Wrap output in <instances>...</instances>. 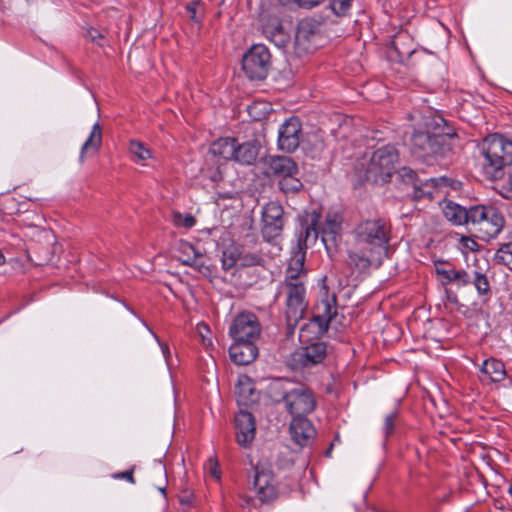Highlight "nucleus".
Returning a JSON list of instances; mask_svg holds the SVG:
<instances>
[{"instance_id":"nucleus-1","label":"nucleus","mask_w":512,"mask_h":512,"mask_svg":"<svg viewBox=\"0 0 512 512\" xmlns=\"http://www.w3.org/2000/svg\"><path fill=\"white\" fill-rule=\"evenodd\" d=\"M352 234L362 248L349 251V265L359 272H365L371 266L379 267L391 241L389 220L380 216L362 218L355 224Z\"/></svg>"},{"instance_id":"nucleus-2","label":"nucleus","mask_w":512,"mask_h":512,"mask_svg":"<svg viewBox=\"0 0 512 512\" xmlns=\"http://www.w3.org/2000/svg\"><path fill=\"white\" fill-rule=\"evenodd\" d=\"M424 131H415L411 136L412 153L419 157H447L456 131L440 115H432L424 121Z\"/></svg>"},{"instance_id":"nucleus-3","label":"nucleus","mask_w":512,"mask_h":512,"mask_svg":"<svg viewBox=\"0 0 512 512\" xmlns=\"http://www.w3.org/2000/svg\"><path fill=\"white\" fill-rule=\"evenodd\" d=\"M208 153L220 160H291L279 155L268 158L266 148L258 139L240 144L232 137L219 138L211 143Z\"/></svg>"},{"instance_id":"nucleus-4","label":"nucleus","mask_w":512,"mask_h":512,"mask_svg":"<svg viewBox=\"0 0 512 512\" xmlns=\"http://www.w3.org/2000/svg\"><path fill=\"white\" fill-rule=\"evenodd\" d=\"M319 220L320 215L315 210L306 213L302 219V231L298 239L300 245H304L305 248L313 245L319 234L326 246L328 242L336 243L340 238L343 221L340 213L329 211L322 227H319Z\"/></svg>"},{"instance_id":"nucleus-5","label":"nucleus","mask_w":512,"mask_h":512,"mask_svg":"<svg viewBox=\"0 0 512 512\" xmlns=\"http://www.w3.org/2000/svg\"><path fill=\"white\" fill-rule=\"evenodd\" d=\"M292 383L276 380L270 385V393L275 401H283L286 410L294 417H306L314 411L316 399L311 390L303 387H291Z\"/></svg>"},{"instance_id":"nucleus-6","label":"nucleus","mask_w":512,"mask_h":512,"mask_svg":"<svg viewBox=\"0 0 512 512\" xmlns=\"http://www.w3.org/2000/svg\"><path fill=\"white\" fill-rule=\"evenodd\" d=\"M505 225L502 212L492 205L470 207V230L482 241L496 238Z\"/></svg>"},{"instance_id":"nucleus-7","label":"nucleus","mask_w":512,"mask_h":512,"mask_svg":"<svg viewBox=\"0 0 512 512\" xmlns=\"http://www.w3.org/2000/svg\"><path fill=\"white\" fill-rule=\"evenodd\" d=\"M336 315V296L325 294L316 303L313 318L300 329V341L308 342L322 336Z\"/></svg>"},{"instance_id":"nucleus-8","label":"nucleus","mask_w":512,"mask_h":512,"mask_svg":"<svg viewBox=\"0 0 512 512\" xmlns=\"http://www.w3.org/2000/svg\"><path fill=\"white\" fill-rule=\"evenodd\" d=\"M306 284L281 282L278 286V295L285 297V316L288 329L291 332L303 318L307 309Z\"/></svg>"},{"instance_id":"nucleus-9","label":"nucleus","mask_w":512,"mask_h":512,"mask_svg":"<svg viewBox=\"0 0 512 512\" xmlns=\"http://www.w3.org/2000/svg\"><path fill=\"white\" fill-rule=\"evenodd\" d=\"M437 274L443 278L444 284L455 283L458 287H465L472 283L480 297L487 296L491 290L486 274L477 270L471 276L463 269L437 268Z\"/></svg>"},{"instance_id":"nucleus-10","label":"nucleus","mask_w":512,"mask_h":512,"mask_svg":"<svg viewBox=\"0 0 512 512\" xmlns=\"http://www.w3.org/2000/svg\"><path fill=\"white\" fill-rule=\"evenodd\" d=\"M271 67V54L263 44L253 45L243 56L242 68L251 80H263Z\"/></svg>"},{"instance_id":"nucleus-11","label":"nucleus","mask_w":512,"mask_h":512,"mask_svg":"<svg viewBox=\"0 0 512 512\" xmlns=\"http://www.w3.org/2000/svg\"><path fill=\"white\" fill-rule=\"evenodd\" d=\"M326 354L327 346L324 342H312L293 351L288 357L287 365L294 371H304L320 364Z\"/></svg>"},{"instance_id":"nucleus-12","label":"nucleus","mask_w":512,"mask_h":512,"mask_svg":"<svg viewBox=\"0 0 512 512\" xmlns=\"http://www.w3.org/2000/svg\"><path fill=\"white\" fill-rule=\"evenodd\" d=\"M229 335L234 341L257 340L261 335L258 317L248 311L239 313L229 327Z\"/></svg>"},{"instance_id":"nucleus-13","label":"nucleus","mask_w":512,"mask_h":512,"mask_svg":"<svg viewBox=\"0 0 512 512\" xmlns=\"http://www.w3.org/2000/svg\"><path fill=\"white\" fill-rule=\"evenodd\" d=\"M283 213L282 206L274 201L263 207L261 233L265 240L271 241L281 234L284 225Z\"/></svg>"},{"instance_id":"nucleus-14","label":"nucleus","mask_w":512,"mask_h":512,"mask_svg":"<svg viewBox=\"0 0 512 512\" xmlns=\"http://www.w3.org/2000/svg\"><path fill=\"white\" fill-rule=\"evenodd\" d=\"M486 160H512V140L500 134H490L480 144Z\"/></svg>"},{"instance_id":"nucleus-15","label":"nucleus","mask_w":512,"mask_h":512,"mask_svg":"<svg viewBox=\"0 0 512 512\" xmlns=\"http://www.w3.org/2000/svg\"><path fill=\"white\" fill-rule=\"evenodd\" d=\"M301 132V123L298 118L287 119L278 131L279 149L287 153L294 152L300 144Z\"/></svg>"},{"instance_id":"nucleus-16","label":"nucleus","mask_w":512,"mask_h":512,"mask_svg":"<svg viewBox=\"0 0 512 512\" xmlns=\"http://www.w3.org/2000/svg\"><path fill=\"white\" fill-rule=\"evenodd\" d=\"M254 491L262 503L274 500L278 495V483L274 474L267 469L256 467Z\"/></svg>"},{"instance_id":"nucleus-17","label":"nucleus","mask_w":512,"mask_h":512,"mask_svg":"<svg viewBox=\"0 0 512 512\" xmlns=\"http://www.w3.org/2000/svg\"><path fill=\"white\" fill-rule=\"evenodd\" d=\"M272 168L280 176L279 187L285 193L298 192L303 184L298 175L296 162H272Z\"/></svg>"},{"instance_id":"nucleus-18","label":"nucleus","mask_w":512,"mask_h":512,"mask_svg":"<svg viewBox=\"0 0 512 512\" xmlns=\"http://www.w3.org/2000/svg\"><path fill=\"white\" fill-rule=\"evenodd\" d=\"M320 39L319 24L312 20L299 23L295 35V45L298 49L310 52L318 47Z\"/></svg>"},{"instance_id":"nucleus-19","label":"nucleus","mask_w":512,"mask_h":512,"mask_svg":"<svg viewBox=\"0 0 512 512\" xmlns=\"http://www.w3.org/2000/svg\"><path fill=\"white\" fill-rule=\"evenodd\" d=\"M236 441L247 448L253 442L256 435V423L254 416L247 411L241 410L235 416Z\"/></svg>"},{"instance_id":"nucleus-20","label":"nucleus","mask_w":512,"mask_h":512,"mask_svg":"<svg viewBox=\"0 0 512 512\" xmlns=\"http://www.w3.org/2000/svg\"><path fill=\"white\" fill-rule=\"evenodd\" d=\"M289 431L293 441L299 446L309 445L316 434L315 428L307 417L292 418Z\"/></svg>"},{"instance_id":"nucleus-21","label":"nucleus","mask_w":512,"mask_h":512,"mask_svg":"<svg viewBox=\"0 0 512 512\" xmlns=\"http://www.w3.org/2000/svg\"><path fill=\"white\" fill-rule=\"evenodd\" d=\"M299 244V249L293 252L285 271L283 282L307 283V271L304 267L305 252Z\"/></svg>"},{"instance_id":"nucleus-22","label":"nucleus","mask_w":512,"mask_h":512,"mask_svg":"<svg viewBox=\"0 0 512 512\" xmlns=\"http://www.w3.org/2000/svg\"><path fill=\"white\" fill-rule=\"evenodd\" d=\"M255 341L256 340L234 341L229 348L231 360L237 365H247L251 363L258 354Z\"/></svg>"},{"instance_id":"nucleus-23","label":"nucleus","mask_w":512,"mask_h":512,"mask_svg":"<svg viewBox=\"0 0 512 512\" xmlns=\"http://www.w3.org/2000/svg\"><path fill=\"white\" fill-rule=\"evenodd\" d=\"M440 207L445 219L454 226H462L470 224V208L455 203L451 200L444 199L440 202Z\"/></svg>"},{"instance_id":"nucleus-24","label":"nucleus","mask_w":512,"mask_h":512,"mask_svg":"<svg viewBox=\"0 0 512 512\" xmlns=\"http://www.w3.org/2000/svg\"><path fill=\"white\" fill-rule=\"evenodd\" d=\"M397 177L401 182L406 185H411L414 188L413 198L414 199H422V198H433V191L426 189L423 185L424 181L420 180L414 170L409 167H402L397 171Z\"/></svg>"},{"instance_id":"nucleus-25","label":"nucleus","mask_w":512,"mask_h":512,"mask_svg":"<svg viewBox=\"0 0 512 512\" xmlns=\"http://www.w3.org/2000/svg\"><path fill=\"white\" fill-rule=\"evenodd\" d=\"M481 380L483 382H501L506 377V369L504 363L496 358H488L483 361L480 367Z\"/></svg>"},{"instance_id":"nucleus-26","label":"nucleus","mask_w":512,"mask_h":512,"mask_svg":"<svg viewBox=\"0 0 512 512\" xmlns=\"http://www.w3.org/2000/svg\"><path fill=\"white\" fill-rule=\"evenodd\" d=\"M182 249L184 252H191L192 254V257L182 259V263L184 265L194 268L197 272L206 277L212 274L210 264L207 263L204 255L196 250L193 245L188 242H184L182 243Z\"/></svg>"},{"instance_id":"nucleus-27","label":"nucleus","mask_w":512,"mask_h":512,"mask_svg":"<svg viewBox=\"0 0 512 512\" xmlns=\"http://www.w3.org/2000/svg\"><path fill=\"white\" fill-rule=\"evenodd\" d=\"M364 177L365 180L374 183H386L392 177V168L388 162L385 166L382 165V162H367Z\"/></svg>"},{"instance_id":"nucleus-28","label":"nucleus","mask_w":512,"mask_h":512,"mask_svg":"<svg viewBox=\"0 0 512 512\" xmlns=\"http://www.w3.org/2000/svg\"><path fill=\"white\" fill-rule=\"evenodd\" d=\"M102 142V130L99 123L92 127L89 137L81 148V157H94Z\"/></svg>"},{"instance_id":"nucleus-29","label":"nucleus","mask_w":512,"mask_h":512,"mask_svg":"<svg viewBox=\"0 0 512 512\" xmlns=\"http://www.w3.org/2000/svg\"><path fill=\"white\" fill-rule=\"evenodd\" d=\"M235 393L238 397V401L244 405H247L249 402H253V393L254 388L253 384L249 377L241 376L238 379V382L235 387Z\"/></svg>"},{"instance_id":"nucleus-30","label":"nucleus","mask_w":512,"mask_h":512,"mask_svg":"<svg viewBox=\"0 0 512 512\" xmlns=\"http://www.w3.org/2000/svg\"><path fill=\"white\" fill-rule=\"evenodd\" d=\"M509 166V162H483L482 171L488 179L498 180L509 174Z\"/></svg>"},{"instance_id":"nucleus-31","label":"nucleus","mask_w":512,"mask_h":512,"mask_svg":"<svg viewBox=\"0 0 512 512\" xmlns=\"http://www.w3.org/2000/svg\"><path fill=\"white\" fill-rule=\"evenodd\" d=\"M423 185L429 190H431L430 188L450 187L452 190L458 191L462 187V183L459 180L451 179L446 176L426 179Z\"/></svg>"},{"instance_id":"nucleus-32","label":"nucleus","mask_w":512,"mask_h":512,"mask_svg":"<svg viewBox=\"0 0 512 512\" xmlns=\"http://www.w3.org/2000/svg\"><path fill=\"white\" fill-rule=\"evenodd\" d=\"M185 10L193 23L200 25L204 18V6L200 0H193L186 4Z\"/></svg>"},{"instance_id":"nucleus-33","label":"nucleus","mask_w":512,"mask_h":512,"mask_svg":"<svg viewBox=\"0 0 512 512\" xmlns=\"http://www.w3.org/2000/svg\"><path fill=\"white\" fill-rule=\"evenodd\" d=\"M201 172L205 178L213 182H218L222 179L223 170L219 162H205V166L201 167Z\"/></svg>"},{"instance_id":"nucleus-34","label":"nucleus","mask_w":512,"mask_h":512,"mask_svg":"<svg viewBox=\"0 0 512 512\" xmlns=\"http://www.w3.org/2000/svg\"><path fill=\"white\" fill-rule=\"evenodd\" d=\"M399 154L395 146L387 144L378 147L372 154L370 160H391L398 158Z\"/></svg>"},{"instance_id":"nucleus-35","label":"nucleus","mask_w":512,"mask_h":512,"mask_svg":"<svg viewBox=\"0 0 512 512\" xmlns=\"http://www.w3.org/2000/svg\"><path fill=\"white\" fill-rule=\"evenodd\" d=\"M129 151L138 160H148L153 157L151 151L142 142L137 140L130 141Z\"/></svg>"},{"instance_id":"nucleus-36","label":"nucleus","mask_w":512,"mask_h":512,"mask_svg":"<svg viewBox=\"0 0 512 512\" xmlns=\"http://www.w3.org/2000/svg\"><path fill=\"white\" fill-rule=\"evenodd\" d=\"M494 260L497 264L509 265L512 262V242L502 244L496 251Z\"/></svg>"},{"instance_id":"nucleus-37","label":"nucleus","mask_w":512,"mask_h":512,"mask_svg":"<svg viewBox=\"0 0 512 512\" xmlns=\"http://www.w3.org/2000/svg\"><path fill=\"white\" fill-rule=\"evenodd\" d=\"M351 7V0H329V8L336 16H345Z\"/></svg>"},{"instance_id":"nucleus-38","label":"nucleus","mask_w":512,"mask_h":512,"mask_svg":"<svg viewBox=\"0 0 512 512\" xmlns=\"http://www.w3.org/2000/svg\"><path fill=\"white\" fill-rule=\"evenodd\" d=\"M459 249L463 254L476 252L480 249L479 244L469 236H461L459 239Z\"/></svg>"},{"instance_id":"nucleus-39","label":"nucleus","mask_w":512,"mask_h":512,"mask_svg":"<svg viewBox=\"0 0 512 512\" xmlns=\"http://www.w3.org/2000/svg\"><path fill=\"white\" fill-rule=\"evenodd\" d=\"M174 224L178 227L191 228L195 225L196 220L191 214L182 215L181 213H174Z\"/></svg>"},{"instance_id":"nucleus-40","label":"nucleus","mask_w":512,"mask_h":512,"mask_svg":"<svg viewBox=\"0 0 512 512\" xmlns=\"http://www.w3.org/2000/svg\"><path fill=\"white\" fill-rule=\"evenodd\" d=\"M238 260V256L234 251L225 250L222 255V267L224 270L228 271L233 268Z\"/></svg>"},{"instance_id":"nucleus-41","label":"nucleus","mask_w":512,"mask_h":512,"mask_svg":"<svg viewBox=\"0 0 512 512\" xmlns=\"http://www.w3.org/2000/svg\"><path fill=\"white\" fill-rule=\"evenodd\" d=\"M282 29V25L277 20H273L271 23H268L263 27V34L269 41H271L274 35H276V31Z\"/></svg>"},{"instance_id":"nucleus-42","label":"nucleus","mask_w":512,"mask_h":512,"mask_svg":"<svg viewBox=\"0 0 512 512\" xmlns=\"http://www.w3.org/2000/svg\"><path fill=\"white\" fill-rule=\"evenodd\" d=\"M396 418H397V412H392L385 417L384 432H385L386 436H389L393 433L394 428H395Z\"/></svg>"},{"instance_id":"nucleus-43","label":"nucleus","mask_w":512,"mask_h":512,"mask_svg":"<svg viewBox=\"0 0 512 512\" xmlns=\"http://www.w3.org/2000/svg\"><path fill=\"white\" fill-rule=\"evenodd\" d=\"M270 42L274 43L275 46H277L279 48L284 47L286 45V43L288 42V35L284 31V29L277 30L276 35H274V37L271 39Z\"/></svg>"},{"instance_id":"nucleus-44","label":"nucleus","mask_w":512,"mask_h":512,"mask_svg":"<svg viewBox=\"0 0 512 512\" xmlns=\"http://www.w3.org/2000/svg\"><path fill=\"white\" fill-rule=\"evenodd\" d=\"M324 0H295L297 5L304 9H312L319 6Z\"/></svg>"},{"instance_id":"nucleus-45","label":"nucleus","mask_w":512,"mask_h":512,"mask_svg":"<svg viewBox=\"0 0 512 512\" xmlns=\"http://www.w3.org/2000/svg\"><path fill=\"white\" fill-rule=\"evenodd\" d=\"M87 37L92 41L102 46V41L104 40V36L96 29H90L87 32Z\"/></svg>"},{"instance_id":"nucleus-46","label":"nucleus","mask_w":512,"mask_h":512,"mask_svg":"<svg viewBox=\"0 0 512 512\" xmlns=\"http://www.w3.org/2000/svg\"><path fill=\"white\" fill-rule=\"evenodd\" d=\"M309 141L314 143V150L315 151H322L325 147L324 141L318 133H315L310 136Z\"/></svg>"},{"instance_id":"nucleus-47","label":"nucleus","mask_w":512,"mask_h":512,"mask_svg":"<svg viewBox=\"0 0 512 512\" xmlns=\"http://www.w3.org/2000/svg\"><path fill=\"white\" fill-rule=\"evenodd\" d=\"M151 333H152L153 337L155 338V340L159 343L165 361L167 362V364H169V358L171 357V352H170L168 345L160 342L158 336L155 333H153V332H151Z\"/></svg>"},{"instance_id":"nucleus-48","label":"nucleus","mask_w":512,"mask_h":512,"mask_svg":"<svg viewBox=\"0 0 512 512\" xmlns=\"http://www.w3.org/2000/svg\"><path fill=\"white\" fill-rule=\"evenodd\" d=\"M115 478L125 479L132 484L135 483L134 476H133V469L118 473L115 475Z\"/></svg>"},{"instance_id":"nucleus-49","label":"nucleus","mask_w":512,"mask_h":512,"mask_svg":"<svg viewBox=\"0 0 512 512\" xmlns=\"http://www.w3.org/2000/svg\"><path fill=\"white\" fill-rule=\"evenodd\" d=\"M509 177H508V190L505 197H512V162H509Z\"/></svg>"},{"instance_id":"nucleus-50","label":"nucleus","mask_w":512,"mask_h":512,"mask_svg":"<svg viewBox=\"0 0 512 512\" xmlns=\"http://www.w3.org/2000/svg\"><path fill=\"white\" fill-rule=\"evenodd\" d=\"M239 498H240V503L239 504L242 507L248 506L250 501L252 500L250 497H248L246 495H240Z\"/></svg>"},{"instance_id":"nucleus-51","label":"nucleus","mask_w":512,"mask_h":512,"mask_svg":"<svg viewBox=\"0 0 512 512\" xmlns=\"http://www.w3.org/2000/svg\"><path fill=\"white\" fill-rule=\"evenodd\" d=\"M180 251H181V253L183 254V257L181 258V260H182L183 258L192 257L191 252H184V251H183V249H182V245L180 246Z\"/></svg>"},{"instance_id":"nucleus-52","label":"nucleus","mask_w":512,"mask_h":512,"mask_svg":"<svg viewBox=\"0 0 512 512\" xmlns=\"http://www.w3.org/2000/svg\"><path fill=\"white\" fill-rule=\"evenodd\" d=\"M198 330H199V333H200V334H202V330H205L206 332H208V331H209V328H208V326H207V325L202 324V325H199V326H198Z\"/></svg>"},{"instance_id":"nucleus-53","label":"nucleus","mask_w":512,"mask_h":512,"mask_svg":"<svg viewBox=\"0 0 512 512\" xmlns=\"http://www.w3.org/2000/svg\"><path fill=\"white\" fill-rule=\"evenodd\" d=\"M259 104L258 103H254L253 105H251L249 107V113L250 114H253L254 110H256L258 108Z\"/></svg>"},{"instance_id":"nucleus-54","label":"nucleus","mask_w":512,"mask_h":512,"mask_svg":"<svg viewBox=\"0 0 512 512\" xmlns=\"http://www.w3.org/2000/svg\"><path fill=\"white\" fill-rule=\"evenodd\" d=\"M213 475H214L217 479H219V475H217L215 471H213Z\"/></svg>"},{"instance_id":"nucleus-55","label":"nucleus","mask_w":512,"mask_h":512,"mask_svg":"<svg viewBox=\"0 0 512 512\" xmlns=\"http://www.w3.org/2000/svg\"><path fill=\"white\" fill-rule=\"evenodd\" d=\"M159 490H160L163 494H165V488H159Z\"/></svg>"},{"instance_id":"nucleus-56","label":"nucleus","mask_w":512,"mask_h":512,"mask_svg":"<svg viewBox=\"0 0 512 512\" xmlns=\"http://www.w3.org/2000/svg\"><path fill=\"white\" fill-rule=\"evenodd\" d=\"M253 117H254V119H260L261 118V116H255V115Z\"/></svg>"}]
</instances>
